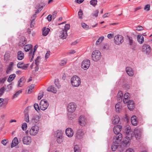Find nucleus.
Here are the masks:
<instances>
[{
  "label": "nucleus",
  "mask_w": 152,
  "mask_h": 152,
  "mask_svg": "<svg viewBox=\"0 0 152 152\" xmlns=\"http://www.w3.org/2000/svg\"><path fill=\"white\" fill-rule=\"evenodd\" d=\"M71 82L72 85L75 87H78L80 84V78L76 75L73 76L71 79Z\"/></svg>",
  "instance_id": "f257e3e1"
},
{
  "label": "nucleus",
  "mask_w": 152,
  "mask_h": 152,
  "mask_svg": "<svg viewBox=\"0 0 152 152\" xmlns=\"http://www.w3.org/2000/svg\"><path fill=\"white\" fill-rule=\"evenodd\" d=\"M92 59L95 61H97L101 58V54L100 52L98 50H95L94 51L92 55Z\"/></svg>",
  "instance_id": "f03ea898"
},
{
  "label": "nucleus",
  "mask_w": 152,
  "mask_h": 152,
  "mask_svg": "<svg viewBox=\"0 0 152 152\" xmlns=\"http://www.w3.org/2000/svg\"><path fill=\"white\" fill-rule=\"evenodd\" d=\"M133 137V136L132 134L128 135V136L125 137L122 142V145L125 147H128L130 144L129 141L131 139H132Z\"/></svg>",
  "instance_id": "7ed1b4c3"
},
{
  "label": "nucleus",
  "mask_w": 152,
  "mask_h": 152,
  "mask_svg": "<svg viewBox=\"0 0 152 152\" xmlns=\"http://www.w3.org/2000/svg\"><path fill=\"white\" fill-rule=\"evenodd\" d=\"M30 116L31 117V122L35 123H37L39 122V119L41 118L40 115H37L34 114V113H32Z\"/></svg>",
  "instance_id": "20e7f679"
},
{
  "label": "nucleus",
  "mask_w": 152,
  "mask_h": 152,
  "mask_svg": "<svg viewBox=\"0 0 152 152\" xmlns=\"http://www.w3.org/2000/svg\"><path fill=\"white\" fill-rule=\"evenodd\" d=\"M142 51L144 53L149 54L151 52V48L149 45L144 44L142 46Z\"/></svg>",
  "instance_id": "39448f33"
},
{
  "label": "nucleus",
  "mask_w": 152,
  "mask_h": 152,
  "mask_svg": "<svg viewBox=\"0 0 152 152\" xmlns=\"http://www.w3.org/2000/svg\"><path fill=\"white\" fill-rule=\"evenodd\" d=\"M40 108L43 110H46L49 104L47 100L42 99L40 102Z\"/></svg>",
  "instance_id": "423d86ee"
},
{
  "label": "nucleus",
  "mask_w": 152,
  "mask_h": 152,
  "mask_svg": "<svg viewBox=\"0 0 152 152\" xmlns=\"http://www.w3.org/2000/svg\"><path fill=\"white\" fill-rule=\"evenodd\" d=\"M114 42L117 45L121 44L124 41L123 37L120 35L115 36L114 38Z\"/></svg>",
  "instance_id": "0eeeda50"
},
{
  "label": "nucleus",
  "mask_w": 152,
  "mask_h": 152,
  "mask_svg": "<svg viewBox=\"0 0 152 152\" xmlns=\"http://www.w3.org/2000/svg\"><path fill=\"white\" fill-rule=\"evenodd\" d=\"M39 130V127L35 125L32 126L29 131L30 135L32 136L35 135L38 133Z\"/></svg>",
  "instance_id": "6e6552de"
},
{
  "label": "nucleus",
  "mask_w": 152,
  "mask_h": 152,
  "mask_svg": "<svg viewBox=\"0 0 152 152\" xmlns=\"http://www.w3.org/2000/svg\"><path fill=\"white\" fill-rule=\"evenodd\" d=\"M76 106L73 103H70L69 104L67 107V110L68 113H73L75 110Z\"/></svg>",
  "instance_id": "1a4fd4ad"
},
{
  "label": "nucleus",
  "mask_w": 152,
  "mask_h": 152,
  "mask_svg": "<svg viewBox=\"0 0 152 152\" xmlns=\"http://www.w3.org/2000/svg\"><path fill=\"white\" fill-rule=\"evenodd\" d=\"M90 64V62L89 60H84L82 63V68L84 70H86L89 68Z\"/></svg>",
  "instance_id": "9d476101"
},
{
  "label": "nucleus",
  "mask_w": 152,
  "mask_h": 152,
  "mask_svg": "<svg viewBox=\"0 0 152 152\" xmlns=\"http://www.w3.org/2000/svg\"><path fill=\"white\" fill-rule=\"evenodd\" d=\"M115 134V135L113 137V141L119 143L122 138V134L119 133L118 134Z\"/></svg>",
  "instance_id": "9b49d317"
},
{
  "label": "nucleus",
  "mask_w": 152,
  "mask_h": 152,
  "mask_svg": "<svg viewBox=\"0 0 152 152\" xmlns=\"http://www.w3.org/2000/svg\"><path fill=\"white\" fill-rule=\"evenodd\" d=\"M79 123L81 126H85L87 124V121L86 118L83 116H80L79 119Z\"/></svg>",
  "instance_id": "f8f14e48"
},
{
  "label": "nucleus",
  "mask_w": 152,
  "mask_h": 152,
  "mask_svg": "<svg viewBox=\"0 0 152 152\" xmlns=\"http://www.w3.org/2000/svg\"><path fill=\"white\" fill-rule=\"evenodd\" d=\"M23 141L24 144L29 145L31 142V137L28 136L24 137L23 138Z\"/></svg>",
  "instance_id": "ddd939ff"
},
{
  "label": "nucleus",
  "mask_w": 152,
  "mask_h": 152,
  "mask_svg": "<svg viewBox=\"0 0 152 152\" xmlns=\"http://www.w3.org/2000/svg\"><path fill=\"white\" fill-rule=\"evenodd\" d=\"M84 134L83 131L81 129H79L77 131L76 134V137L77 139L82 138Z\"/></svg>",
  "instance_id": "4468645a"
},
{
  "label": "nucleus",
  "mask_w": 152,
  "mask_h": 152,
  "mask_svg": "<svg viewBox=\"0 0 152 152\" xmlns=\"http://www.w3.org/2000/svg\"><path fill=\"white\" fill-rule=\"evenodd\" d=\"M134 135L136 139L139 140L140 138L141 132L140 130L137 129H135L134 131Z\"/></svg>",
  "instance_id": "2eb2a0df"
},
{
  "label": "nucleus",
  "mask_w": 152,
  "mask_h": 152,
  "mask_svg": "<svg viewBox=\"0 0 152 152\" xmlns=\"http://www.w3.org/2000/svg\"><path fill=\"white\" fill-rule=\"evenodd\" d=\"M28 107H27L24 111V119L25 121L27 123L30 122L29 116L28 113Z\"/></svg>",
  "instance_id": "dca6fc26"
},
{
  "label": "nucleus",
  "mask_w": 152,
  "mask_h": 152,
  "mask_svg": "<svg viewBox=\"0 0 152 152\" xmlns=\"http://www.w3.org/2000/svg\"><path fill=\"white\" fill-rule=\"evenodd\" d=\"M65 132L66 135L69 137H72L74 134L73 130L70 128L66 129Z\"/></svg>",
  "instance_id": "f3484780"
},
{
  "label": "nucleus",
  "mask_w": 152,
  "mask_h": 152,
  "mask_svg": "<svg viewBox=\"0 0 152 152\" xmlns=\"http://www.w3.org/2000/svg\"><path fill=\"white\" fill-rule=\"evenodd\" d=\"M122 126L118 125L114 126L113 128V132L115 134L120 133V132L122 129Z\"/></svg>",
  "instance_id": "a211bd4d"
},
{
  "label": "nucleus",
  "mask_w": 152,
  "mask_h": 152,
  "mask_svg": "<svg viewBox=\"0 0 152 152\" xmlns=\"http://www.w3.org/2000/svg\"><path fill=\"white\" fill-rule=\"evenodd\" d=\"M67 36V32L63 30L60 32L59 37L62 39H65Z\"/></svg>",
  "instance_id": "6ab92c4d"
},
{
  "label": "nucleus",
  "mask_w": 152,
  "mask_h": 152,
  "mask_svg": "<svg viewBox=\"0 0 152 152\" xmlns=\"http://www.w3.org/2000/svg\"><path fill=\"white\" fill-rule=\"evenodd\" d=\"M58 135L57 136V141L58 143H61L63 141V139L62 137V133L61 132H59L58 133Z\"/></svg>",
  "instance_id": "aec40b11"
},
{
  "label": "nucleus",
  "mask_w": 152,
  "mask_h": 152,
  "mask_svg": "<svg viewBox=\"0 0 152 152\" xmlns=\"http://www.w3.org/2000/svg\"><path fill=\"white\" fill-rule=\"evenodd\" d=\"M23 64V63L22 62H20L17 64V66L18 68H21L22 69L26 70L28 67V64H24L23 66H20V65Z\"/></svg>",
  "instance_id": "412c9836"
},
{
  "label": "nucleus",
  "mask_w": 152,
  "mask_h": 152,
  "mask_svg": "<svg viewBox=\"0 0 152 152\" xmlns=\"http://www.w3.org/2000/svg\"><path fill=\"white\" fill-rule=\"evenodd\" d=\"M32 47V45L31 44H28L25 46L24 49L26 52L29 51V50H31L29 52V54L31 55L32 54V50H31V49Z\"/></svg>",
  "instance_id": "4be33fe9"
},
{
  "label": "nucleus",
  "mask_w": 152,
  "mask_h": 152,
  "mask_svg": "<svg viewBox=\"0 0 152 152\" xmlns=\"http://www.w3.org/2000/svg\"><path fill=\"white\" fill-rule=\"evenodd\" d=\"M24 53L21 51H19L17 53V58L18 60H22L24 58Z\"/></svg>",
  "instance_id": "5701e85b"
},
{
  "label": "nucleus",
  "mask_w": 152,
  "mask_h": 152,
  "mask_svg": "<svg viewBox=\"0 0 152 152\" xmlns=\"http://www.w3.org/2000/svg\"><path fill=\"white\" fill-rule=\"evenodd\" d=\"M126 71L127 73L129 76H132L134 75V71L130 67H126Z\"/></svg>",
  "instance_id": "b1692460"
},
{
  "label": "nucleus",
  "mask_w": 152,
  "mask_h": 152,
  "mask_svg": "<svg viewBox=\"0 0 152 152\" xmlns=\"http://www.w3.org/2000/svg\"><path fill=\"white\" fill-rule=\"evenodd\" d=\"M18 141L17 137H15L12 141L11 147L12 148L17 145L18 143Z\"/></svg>",
  "instance_id": "393cba45"
},
{
  "label": "nucleus",
  "mask_w": 152,
  "mask_h": 152,
  "mask_svg": "<svg viewBox=\"0 0 152 152\" xmlns=\"http://www.w3.org/2000/svg\"><path fill=\"white\" fill-rule=\"evenodd\" d=\"M13 65L14 63L13 62H10L6 70V73L7 74H9L10 72L13 69Z\"/></svg>",
  "instance_id": "a878e982"
},
{
  "label": "nucleus",
  "mask_w": 152,
  "mask_h": 152,
  "mask_svg": "<svg viewBox=\"0 0 152 152\" xmlns=\"http://www.w3.org/2000/svg\"><path fill=\"white\" fill-rule=\"evenodd\" d=\"M123 94L122 91L118 92L117 95V99L118 102H120L122 101Z\"/></svg>",
  "instance_id": "bb28decb"
},
{
  "label": "nucleus",
  "mask_w": 152,
  "mask_h": 152,
  "mask_svg": "<svg viewBox=\"0 0 152 152\" xmlns=\"http://www.w3.org/2000/svg\"><path fill=\"white\" fill-rule=\"evenodd\" d=\"M134 102L132 101L129 100L128 102V107L129 109L132 110L134 108Z\"/></svg>",
  "instance_id": "cd10ccee"
},
{
  "label": "nucleus",
  "mask_w": 152,
  "mask_h": 152,
  "mask_svg": "<svg viewBox=\"0 0 152 152\" xmlns=\"http://www.w3.org/2000/svg\"><path fill=\"white\" fill-rule=\"evenodd\" d=\"M25 83V79L23 77L20 79L18 81V87H21Z\"/></svg>",
  "instance_id": "c85d7f7f"
},
{
  "label": "nucleus",
  "mask_w": 152,
  "mask_h": 152,
  "mask_svg": "<svg viewBox=\"0 0 152 152\" xmlns=\"http://www.w3.org/2000/svg\"><path fill=\"white\" fill-rule=\"evenodd\" d=\"M120 118L118 115H115L112 119V123L114 124H118Z\"/></svg>",
  "instance_id": "c756f323"
},
{
  "label": "nucleus",
  "mask_w": 152,
  "mask_h": 152,
  "mask_svg": "<svg viewBox=\"0 0 152 152\" xmlns=\"http://www.w3.org/2000/svg\"><path fill=\"white\" fill-rule=\"evenodd\" d=\"M118 142L113 141L111 147V149L113 151H115L117 149L118 146Z\"/></svg>",
  "instance_id": "7c9ffc66"
},
{
  "label": "nucleus",
  "mask_w": 152,
  "mask_h": 152,
  "mask_svg": "<svg viewBox=\"0 0 152 152\" xmlns=\"http://www.w3.org/2000/svg\"><path fill=\"white\" fill-rule=\"evenodd\" d=\"M131 122L132 124L134 126H136L137 124V121L135 116L134 115L131 117Z\"/></svg>",
  "instance_id": "2f4dec72"
},
{
  "label": "nucleus",
  "mask_w": 152,
  "mask_h": 152,
  "mask_svg": "<svg viewBox=\"0 0 152 152\" xmlns=\"http://www.w3.org/2000/svg\"><path fill=\"white\" fill-rule=\"evenodd\" d=\"M137 39L140 44H142L144 42V37L142 35H138L137 36Z\"/></svg>",
  "instance_id": "473e14b6"
},
{
  "label": "nucleus",
  "mask_w": 152,
  "mask_h": 152,
  "mask_svg": "<svg viewBox=\"0 0 152 152\" xmlns=\"http://www.w3.org/2000/svg\"><path fill=\"white\" fill-rule=\"evenodd\" d=\"M14 83L12 82L7 85L5 88V90L6 92H8L10 91L12 88Z\"/></svg>",
  "instance_id": "72a5a7b5"
},
{
  "label": "nucleus",
  "mask_w": 152,
  "mask_h": 152,
  "mask_svg": "<svg viewBox=\"0 0 152 152\" xmlns=\"http://www.w3.org/2000/svg\"><path fill=\"white\" fill-rule=\"evenodd\" d=\"M47 91L54 93H56L57 92L56 88L52 86H50L47 89Z\"/></svg>",
  "instance_id": "f704fd0d"
},
{
  "label": "nucleus",
  "mask_w": 152,
  "mask_h": 152,
  "mask_svg": "<svg viewBox=\"0 0 152 152\" xmlns=\"http://www.w3.org/2000/svg\"><path fill=\"white\" fill-rule=\"evenodd\" d=\"M50 31V29L48 28H44L42 29V34L44 36H46L48 35Z\"/></svg>",
  "instance_id": "c9c22d12"
},
{
  "label": "nucleus",
  "mask_w": 152,
  "mask_h": 152,
  "mask_svg": "<svg viewBox=\"0 0 152 152\" xmlns=\"http://www.w3.org/2000/svg\"><path fill=\"white\" fill-rule=\"evenodd\" d=\"M26 43V40L25 38L23 37L20 41L19 45L20 46H23Z\"/></svg>",
  "instance_id": "e433bc0d"
},
{
  "label": "nucleus",
  "mask_w": 152,
  "mask_h": 152,
  "mask_svg": "<svg viewBox=\"0 0 152 152\" xmlns=\"http://www.w3.org/2000/svg\"><path fill=\"white\" fill-rule=\"evenodd\" d=\"M16 76V75L14 74L10 75L7 80V81L9 83L11 82L15 78Z\"/></svg>",
  "instance_id": "4c0bfd02"
},
{
  "label": "nucleus",
  "mask_w": 152,
  "mask_h": 152,
  "mask_svg": "<svg viewBox=\"0 0 152 152\" xmlns=\"http://www.w3.org/2000/svg\"><path fill=\"white\" fill-rule=\"evenodd\" d=\"M131 128L130 126H128L127 127L125 130V132L127 136H128V135L129 134H131L133 136V137H134V134L131 133V132H130Z\"/></svg>",
  "instance_id": "58836bf2"
},
{
  "label": "nucleus",
  "mask_w": 152,
  "mask_h": 152,
  "mask_svg": "<svg viewBox=\"0 0 152 152\" xmlns=\"http://www.w3.org/2000/svg\"><path fill=\"white\" fill-rule=\"evenodd\" d=\"M10 52L9 51H7L6 52L4 55V59L5 61H8V59L10 58Z\"/></svg>",
  "instance_id": "ea45409f"
},
{
  "label": "nucleus",
  "mask_w": 152,
  "mask_h": 152,
  "mask_svg": "<svg viewBox=\"0 0 152 152\" xmlns=\"http://www.w3.org/2000/svg\"><path fill=\"white\" fill-rule=\"evenodd\" d=\"M120 103L119 102L118 103H117L115 106L116 110L117 112L119 111L122 108V107Z\"/></svg>",
  "instance_id": "a19ab883"
},
{
  "label": "nucleus",
  "mask_w": 152,
  "mask_h": 152,
  "mask_svg": "<svg viewBox=\"0 0 152 152\" xmlns=\"http://www.w3.org/2000/svg\"><path fill=\"white\" fill-rule=\"evenodd\" d=\"M104 37L103 36H102L100 37L97 40L96 43V45H99L104 39Z\"/></svg>",
  "instance_id": "79ce46f5"
},
{
  "label": "nucleus",
  "mask_w": 152,
  "mask_h": 152,
  "mask_svg": "<svg viewBox=\"0 0 152 152\" xmlns=\"http://www.w3.org/2000/svg\"><path fill=\"white\" fill-rule=\"evenodd\" d=\"M22 92V90H20L18 91H17V92H16V93L13 95V96L12 97V99H13L14 98L18 97V95L20 94Z\"/></svg>",
  "instance_id": "37998d69"
},
{
  "label": "nucleus",
  "mask_w": 152,
  "mask_h": 152,
  "mask_svg": "<svg viewBox=\"0 0 152 152\" xmlns=\"http://www.w3.org/2000/svg\"><path fill=\"white\" fill-rule=\"evenodd\" d=\"M81 25L82 27L86 30H88L90 28L88 25L85 23H82Z\"/></svg>",
  "instance_id": "c03bdc74"
},
{
  "label": "nucleus",
  "mask_w": 152,
  "mask_h": 152,
  "mask_svg": "<svg viewBox=\"0 0 152 152\" xmlns=\"http://www.w3.org/2000/svg\"><path fill=\"white\" fill-rule=\"evenodd\" d=\"M74 114L73 113H68V118L70 120H72L74 117Z\"/></svg>",
  "instance_id": "a18cd8bd"
},
{
  "label": "nucleus",
  "mask_w": 152,
  "mask_h": 152,
  "mask_svg": "<svg viewBox=\"0 0 152 152\" xmlns=\"http://www.w3.org/2000/svg\"><path fill=\"white\" fill-rule=\"evenodd\" d=\"M78 15L79 16V18L82 19L83 18V11L82 10L80 9L79 11L78 12Z\"/></svg>",
  "instance_id": "49530a36"
},
{
  "label": "nucleus",
  "mask_w": 152,
  "mask_h": 152,
  "mask_svg": "<svg viewBox=\"0 0 152 152\" xmlns=\"http://www.w3.org/2000/svg\"><path fill=\"white\" fill-rule=\"evenodd\" d=\"M97 0H91L90 1V4L94 7H95L97 4Z\"/></svg>",
  "instance_id": "de8ad7c7"
},
{
  "label": "nucleus",
  "mask_w": 152,
  "mask_h": 152,
  "mask_svg": "<svg viewBox=\"0 0 152 152\" xmlns=\"http://www.w3.org/2000/svg\"><path fill=\"white\" fill-rule=\"evenodd\" d=\"M40 57L38 56L35 60V64L36 65H39L40 61Z\"/></svg>",
  "instance_id": "09e8293b"
},
{
  "label": "nucleus",
  "mask_w": 152,
  "mask_h": 152,
  "mask_svg": "<svg viewBox=\"0 0 152 152\" xmlns=\"http://www.w3.org/2000/svg\"><path fill=\"white\" fill-rule=\"evenodd\" d=\"M34 107L37 112H39L40 111V109L37 104L35 103L34 104Z\"/></svg>",
  "instance_id": "8fccbe9b"
},
{
  "label": "nucleus",
  "mask_w": 152,
  "mask_h": 152,
  "mask_svg": "<svg viewBox=\"0 0 152 152\" xmlns=\"http://www.w3.org/2000/svg\"><path fill=\"white\" fill-rule=\"evenodd\" d=\"M34 85L33 84H32L31 86H29L28 88V93L29 94H30L31 92V90L34 88Z\"/></svg>",
  "instance_id": "3c124183"
},
{
  "label": "nucleus",
  "mask_w": 152,
  "mask_h": 152,
  "mask_svg": "<svg viewBox=\"0 0 152 152\" xmlns=\"http://www.w3.org/2000/svg\"><path fill=\"white\" fill-rule=\"evenodd\" d=\"M55 84L56 87L58 88H60L61 87V86L59 84L58 80L57 79H56L55 80Z\"/></svg>",
  "instance_id": "603ef678"
},
{
  "label": "nucleus",
  "mask_w": 152,
  "mask_h": 152,
  "mask_svg": "<svg viewBox=\"0 0 152 152\" xmlns=\"http://www.w3.org/2000/svg\"><path fill=\"white\" fill-rule=\"evenodd\" d=\"M144 30V28L141 26H138L136 27V30L138 31H140Z\"/></svg>",
  "instance_id": "864d4df0"
},
{
  "label": "nucleus",
  "mask_w": 152,
  "mask_h": 152,
  "mask_svg": "<svg viewBox=\"0 0 152 152\" xmlns=\"http://www.w3.org/2000/svg\"><path fill=\"white\" fill-rule=\"evenodd\" d=\"M98 13L99 11L98 10H95L92 13L93 16L96 17L98 16Z\"/></svg>",
  "instance_id": "5fc2aeb1"
},
{
  "label": "nucleus",
  "mask_w": 152,
  "mask_h": 152,
  "mask_svg": "<svg viewBox=\"0 0 152 152\" xmlns=\"http://www.w3.org/2000/svg\"><path fill=\"white\" fill-rule=\"evenodd\" d=\"M67 60L66 59H65L62 60L61 61L60 63V65L61 66H64L65 65L67 62Z\"/></svg>",
  "instance_id": "6e6d98bb"
},
{
  "label": "nucleus",
  "mask_w": 152,
  "mask_h": 152,
  "mask_svg": "<svg viewBox=\"0 0 152 152\" xmlns=\"http://www.w3.org/2000/svg\"><path fill=\"white\" fill-rule=\"evenodd\" d=\"M27 127V124L26 123H24L22 125V128L23 130H26Z\"/></svg>",
  "instance_id": "4d7b16f0"
},
{
  "label": "nucleus",
  "mask_w": 152,
  "mask_h": 152,
  "mask_svg": "<svg viewBox=\"0 0 152 152\" xmlns=\"http://www.w3.org/2000/svg\"><path fill=\"white\" fill-rule=\"evenodd\" d=\"M75 152H80V150L79 148L77 145H76L74 148Z\"/></svg>",
  "instance_id": "13d9d810"
},
{
  "label": "nucleus",
  "mask_w": 152,
  "mask_h": 152,
  "mask_svg": "<svg viewBox=\"0 0 152 152\" xmlns=\"http://www.w3.org/2000/svg\"><path fill=\"white\" fill-rule=\"evenodd\" d=\"M5 90V89L4 87H1L0 89V96H1L4 93V91Z\"/></svg>",
  "instance_id": "bf43d9fd"
},
{
  "label": "nucleus",
  "mask_w": 152,
  "mask_h": 152,
  "mask_svg": "<svg viewBox=\"0 0 152 152\" xmlns=\"http://www.w3.org/2000/svg\"><path fill=\"white\" fill-rule=\"evenodd\" d=\"M70 28V25L68 24H66L64 26V29H63L64 30L67 31Z\"/></svg>",
  "instance_id": "052dcab7"
},
{
  "label": "nucleus",
  "mask_w": 152,
  "mask_h": 152,
  "mask_svg": "<svg viewBox=\"0 0 152 152\" xmlns=\"http://www.w3.org/2000/svg\"><path fill=\"white\" fill-rule=\"evenodd\" d=\"M144 10L147 11H149L150 10V5L149 4L146 5L144 8Z\"/></svg>",
  "instance_id": "680f3d73"
},
{
  "label": "nucleus",
  "mask_w": 152,
  "mask_h": 152,
  "mask_svg": "<svg viewBox=\"0 0 152 152\" xmlns=\"http://www.w3.org/2000/svg\"><path fill=\"white\" fill-rule=\"evenodd\" d=\"M35 25V23L34 22V19H33L30 24L31 27L32 28Z\"/></svg>",
  "instance_id": "e2e57ef3"
},
{
  "label": "nucleus",
  "mask_w": 152,
  "mask_h": 152,
  "mask_svg": "<svg viewBox=\"0 0 152 152\" xmlns=\"http://www.w3.org/2000/svg\"><path fill=\"white\" fill-rule=\"evenodd\" d=\"M129 96V94L128 93H126L125 94L124 96V99H128Z\"/></svg>",
  "instance_id": "0e129e2a"
},
{
  "label": "nucleus",
  "mask_w": 152,
  "mask_h": 152,
  "mask_svg": "<svg viewBox=\"0 0 152 152\" xmlns=\"http://www.w3.org/2000/svg\"><path fill=\"white\" fill-rule=\"evenodd\" d=\"M50 51H48L45 54V58L46 59L48 58L50 55Z\"/></svg>",
  "instance_id": "69168bd1"
},
{
  "label": "nucleus",
  "mask_w": 152,
  "mask_h": 152,
  "mask_svg": "<svg viewBox=\"0 0 152 152\" xmlns=\"http://www.w3.org/2000/svg\"><path fill=\"white\" fill-rule=\"evenodd\" d=\"M7 143V142L6 139L4 140L1 141V143L4 145H6Z\"/></svg>",
  "instance_id": "338daca9"
},
{
  "label": "nucleus",
  "mask_w": 152,
  "mask_h": 152,
  "mask_svg": "<svg viewBox=\"0 0 152 152\" xmlns=\"http://www.w3.org/2000/svg\"><path fill=\"white\" fill-rule=\"evenodd\" d=\"M126 152H134V151L132 149L129 148L126 150Z\"/></svg>",
  "instance_id": "774afa93"
}]
</instances>
